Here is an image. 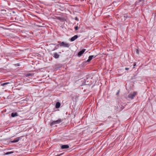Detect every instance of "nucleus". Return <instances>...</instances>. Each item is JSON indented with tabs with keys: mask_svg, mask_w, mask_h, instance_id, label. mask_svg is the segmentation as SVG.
Masks as SVG:
<instances>
[{
	"mask_svg": "<svg viewBox=\"0 0 156 156\" xmlns=\"http://www.w3.org/2000/svg\"><path fill=\"white\" fill-rule=\"evenodd\" d=\"M58 43H59V45L60 47L68 48L69 46V44L66 43L64 42L58 41Z\"/></svg>",
	"mask_w": 156,
	"mask_h": 156,
	"instance_id": "nucleus-1",
	"label": "nucleus"
},
{
	"mask_svg": "<svg viewBox=\"0 0 156 156\" xmlns=\"http://www.w3.org/2000/svg\"><path fill=\"white\" fill-rule=\"evenodd\" d=\"M137 92H134L129 94L128 97L131 99H133L134 97L136 95Z\"/></svg>",
	"mask_w": 156,
	"mask_h": 156,
	"instance_id": "nucleus-2",
	"label": "nucleus"
},
{
	"mask_svg": "<svg viewBox=\"0 0 156 156\" xmlns=\"http://www.w3.org/2000/svg\"><path fill=\"white\" fill-rule=\"evenodd\" d=\"M62 122L61 119H58L56 121H54L50 123V125L52 126L55 124H59Z\"/></svg>",
	"mask_w": 156,
	"mask_h": 156,
	"instance_id": "nucleus-3",
	"label": "nucleus"
},
{
	"mask_svg": "<svg viewBox=\"0 0 156 156\" xmlns=\"http://www.w3.org/2000/svg\"><path fill=\"white\" fill-rule=\"evenodd\" d=\"M86 51V49H83L81 51H79L78 54L79 56H80Z\"/></svg>",
	"mask_w": 156,
	"mask_h": 156,
	"instance_id": "nucleus-4",
	"label": "nucleus"
},
{
	"mask_svg": "<svg viewBox=\"0 0 156 156\" xmlns=\"http://www.w3.org/2000/svg\"><path fill=\"white\" fill-rule=\"evenodd\" d=\"M21 137H17L14 140L11 141V142L12 143L17 142L21 139Z\"/></svg>",
	"mask_w": 156,
	"mask_h": 156,
	"instance_id": "nucleus-5",
	"label": "nucleus"
},
{
	"mask_svg": "<svg viewBox=\"0 0 156 156\" xmlns=\"http://www.w3.org/2000/svg\"><path fill=\"white\" fill-rule=\"evenodd\" d=\"M78 37V36L77 35H75L71 39L70 41H74Z\"/></svg>",
	"mask_w": 156,
	"mask_h": 156,
	"instance_id": "nucleus-6",
	"label": "nucleus"
},
{
	"mask_svg": "<svg viewBox=\"0 0 156 156\" xmlns=\"http://www.w3.org/2000/svg\"><path fill=\"white\" fill-rule=\"evenodd\" d=\"M69 148V146L67 145H63L61 146V148L62 149H67Z\"/></svg>",
	"mask_w": 156,
	"mask_h": 156,
	"instance_id": "nucleus-7",
	"label": "nucleus"
},
{
	"mask_svg": "<svg viewBox=\"0 0 156 156\" xmlns=\"http://www.w3.org/2000/svg\"><path fill=\"white\" fill-rule=\"evenodd\" d=\"M59 55L57 53H55L54 54V56L53 57L56 58H58L59 57Z\"/></svg>",
	"mask_w": 156,
	"mask_h": 156,
	"instance_id": "nucleus-8",
	"label": "nucleus"
},
{
	"mask_svg": "<svg viewBox=\"0 0 156 156\" xmlns=\"http://www.w3.org/2000/svg\"><path fill=\"white\" fill-rule=\"evenodd\" d=\"M94 57L93 55H90L89 56L88 59L87 60V62H89Z\"/></svg>",
	"mask_w": 156,
	"mask_h": 156,
	"instance_id": "nucleus-9",
	"label": "nucleus"
},
{
	"mask_svg": "<svg viewBox=\"0 0 156 156\" xmlns=\"http://www.w3.org/2000/svg\"><path fill=\"white\" fill-rule=\"evenodd\" d=\"M61 104L59 102H57L55 105V108H58L60 107Z\"/></svg>",
	"mask_w": 156,
	"mask_h": 156,
	"instance_id": "nucleus-10",
	"label": "nucleus"
},
{
	"mask_svg": "<svg viewBox=\"0 0 156 156\" xmlns=\"http://www.w3.org/2000/svg\"><path fill=\"white\" fill-rule=\"evenodd\" d=\"M18 115V113L16 112H15V113L13 112V113H12L11 114V116L13 117L17 116Z\"/></svg>",
	"mask_w": 156,
	"mask_h": 156,
	"instance_id": "nucleus-11",
	"label": "nucleus"
},
{
	"mask_svg": "<svg viewBox=\"0 0 156 156\" xmlns=\"http://www.w3.org/2000/svg\"><path fill=\"white\" fill-rule=\"evenodd\" d=\"M34 75L33 73H28L25 75L26 77L32 76Z\"/></svg>",
	"mask_w": 156,
	"mask_h": 156,
	"instance_id": "nucleus-12",
	"label": "nucleus"
},
{
	"mask_svg": "<svg viewBox=\"0 0 156 156\" xmlns=\"http://www.w3.org/2000/svg\"><path fill=\"white\" fill-rule=\"evenodd\" d=\"M140 2H144V0H138V1H136L135 3V4L136 5Z\"/></svg>",
	"mask_w": 156,
	"mask_h": 156,
	"instance_id": "nucleus-13",
	"label": "nucleus"
},
{
	"mask_svg": "<svg viewBox=\"0 0 156 156\" xmlns=\"http://www.w3.org/2000/svg\"><path fill=\"white\" fill-rule=\"evenodd\" d=\"M9 83H10L9 82H6V83H1V85L2 86H3L5 85H7V84H9Z\"/></svg>",
	"mask_w": 156,
	"mask_h": 156,
	"instance_id": "nucleus-14",
	"label": "nucleus"
},
{
	"mask_svg": "<svg viewBox=\"0 0 156 156\" xmlns=\"http://www.w3.org/2000/svg\"><path fill=\"white\" fill-rule=\"evenodd\" d=\"M13 153V151L7 152L5 154H4L5 155H8L9 154H12Z\"/></svg>",
	"mask_w": 156,
	"mask_h": 156,
	"instance_id": "nucleus-15",
	"label": "nucleus"
},
{
	"mask_svg": "<svg viewBox=\"0 0 156 156\" xmlns=\"http://www.w3.org/2000/svg\"><path fill=\"white\" fill-rule=\"evenodd\" d=\"M59 44L57 45L55 47V48L53 49V51L57 49L58 47H59Z\"/></svg>",
	"mask_w": 156,
	"mask_h": 156,
	"instance_id": "nucleus-16",
	"label": "nucleus"
},
{
	"mask_svg": "<svg viewBox=\"0 0 156 156\" xmlns=\"http://www.w3.org/2000/svg\"><path fill=\"white\" fill-rule=\"evenodd\" d=\"M74 29L76 30H77L78 29V26H76L75 27Z\"/></svg>",
	"mask_w": 156,
	"mask_h": 156,
	"instance_id": "nucleus-17",
	"label": "nucleus"
},
{
	"mask_svg": "<svg viewBox=\"0 0 156 156\" xmlns=\"http://www.w3.org/2000/svg\"><path fill=\"white\" fill-rule=\"evenodd\" d=\"M136 52L137 54H139V51L138 49H136Z\"/></svg>",
	"mask_w": 156,
	"mask_h": 156,
	"instance_id": "nucleus-18",
	"label": "nucleus"
},
{
	"mask_svg": "<svg viewBox=\"0 0 156 156\" xmlns=\"http://www.w3.org/2000/svg\"><path fill=\"white\" fill-rule=\"evenodd\" d=\"M129 68H125V70H129Z\"/></svg>",
	"mask_w": 156,
	"mask_h": 156,
	"instance_id": "nucleus-19",
	"label": "nucleus"
},
{
	"mask_svg": "<svg viewBox=\"0 0 156 156\" xmlns=\"http://www.w3.org/2000/svg\"><path fill=\"white\" fill-rule=\"evenodd\" d=\"M75 19L76 20L78 21V19L77 18V17H76Z\"/></svg>",
	"mask_w": 156,
	"mask_h": 156,
	"instance_id": "nucleus-20",
	"label": "nucleus"
},
{
	"mask_svg": "<svg viewBox=\"0 0 156 156\" xmlns=\"http://www.w3.org/2000/svg\"><path fill=\"white\" fill-rule=\"evenodd\" d=\"M136 66V64H134V65H133V68H135V66Z\"/></svg>",
	"mask_w": 156,
	"mask_h": 156,
	"instance_id": "nucleus-21",
	"label": "nucleus"
}]
</instances>
